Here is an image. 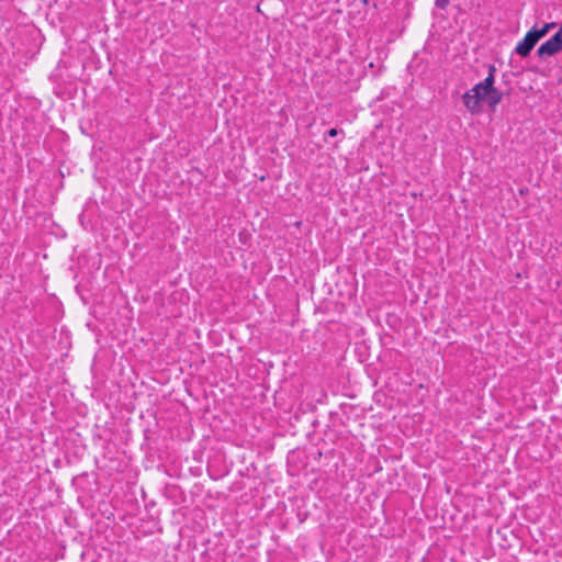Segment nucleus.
<instances>
[{
	"label": "nucleus",
	"instance_id": "2",
	"mask_svg": "<svg viewBox=\"0 0 562 562\" xmlns=\"http://www.w3.org/2000/svg\"><path fill=\"white\" fill-rule=\"evenodd\" d=\"M540 35L537 33L536 27L531 29L525 37L517 44L515 50L518 55L526 57L529 55L533 46L540 40Z\"/></svg>",
	"mask_w": 562,
	"mask_h": 562
},
{
	"label": "nucleus",
	"instance_id": "3",
	"mask_svg": "<svg viewBox=\"0 0 562 562\" xmlns=\"http://www.w3.org/2000/svg\"><path fill=\"white\" fill-rule=\"evenodd\" d=\"M494 71L495 67H490L488 76L480 83L475 85L471 90L477 98L482 100H486L487 91L491 90V86L494 85Z\"/></svg>",
	"mask_w": 562,
	"mask_h": 562
},
{
	"label": "nucleus",
	"instance_id": "1",
	"mask_svg": "<svg viewBox=\"0 0 562 562\" xmlns=\"http://www.w3.org/2000/svg\"><path fill=\"white\" fill-rule=\"evenodd\" d=\"M562 50V25L558 32L549 38L546 43L541 44L537 50L540 58L550 57Z\"/></svg>",
	"mask_w": 562,
	"mask_h": 562
},
{
	"label": "nucleus",
	"instance_id": "5",
	"mask_svg": "<svg viewBox=\"0 0 562 562\" xmlns=\"http://www.w3.org/2000/svg\"><path fill=\"white\" fill-rule=\"evenodd\" d=\"M486 95V101L491 109H495V106L502 101L503 93L494 88V85L491 86V90H488Z\"/></svg>",
	"mask_w": 562,
	"mask_h": 562
},
{
	"label": "nucleus",
	"instance_id": "4",
	"mask_svg": "<svg viewBox=\"0 0 562 562\" xmlns=\"http://www.w3.org/2000/svg\"><path fill=\"white\" fill-rule=\"evenodd\" d=\"M462 100L464 106L471 114H479L482 112L481 100L477 98L476 94L471 92V90L467 91L462 95Z\"/></svg>",
	"mask_w": 562,
	"mask_h": 562
},
{
	"label": "nucleus",
	"instance_id": "8",
	"mask_svg": "<svg viewBox=\"0 0 562 562\" xmlns=\"http://www.w3.org/2000/svg\"><path fill=\"white\" fill-rule=\"evenodd\" d=\"M338 134V131L336 128H331L328 131V136L335 137Z\"/></svg>",
	"mask_w": 562,
	"mask_h": 562
},
{
	"label": "nucleus",
	"instance_id": "7",
	"mask_svg": "<svg viewBox=\"0 0 562 562\" xmlns=\"http://www.w3.org/2000/svg\"><path fill=\"white\" fill-rule=\"evenodd\" d=\"M449 3V0H436V5L439 8H446Z\"/></svg>",
	"mask_w": 562,
	"mask_h": 562
},
{
	"label": "nucleus",
	"instance_id": "6",
	"mask_svg": "<svg viewBox=\"0 0 562 562\" xmlns=\"http://www.w3.org/2000/svg\"><path fill=\"white\" fill-rule=\"evenodd\" d=\"M554 26H555V23H552V22L551 23H546L541 29H537L536 27V31L540 35V37L542 38Z\"/></svg>",
	"mask_w": 562,
	"mask_h": 562
}]
</instances>
